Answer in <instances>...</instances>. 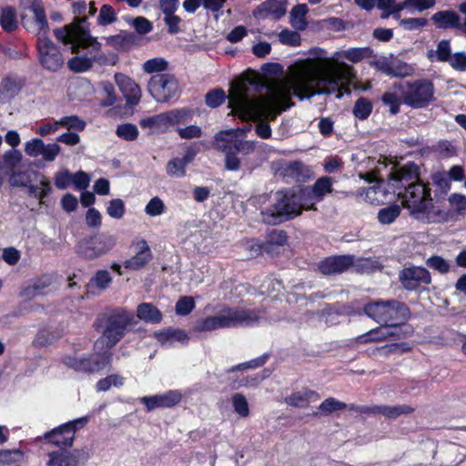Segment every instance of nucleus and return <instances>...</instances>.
<instances>
[{
    "mask_svg": "<svg viewBox=\"0 0 466 466\" xmlns=\"http://www.w3.org/2000/svg\"><path fill=\"white\" fill-rule=\"evenodd\" d=\"M406 332H402L400 329H394L390 326L382 324L380 327L371 329L365 335L360 337L363 342H376L381 341L389 338H395L400 339L405 338Z\"/></svg>",
    "mask_w": 466,
    "mask_h": 466,
    "instance_id": "24",
    "label": "nucleus"
},
{
    "mask_svg": "<svg viewBox=\"0 0 466 466\" xmlns=\"http://www.w3.org/2000/svg\"><path fill=\"white\" fill-rule=\"evenodd\" d=\"M86 422V417L76 419L47 432L45 438L48 439L52 444L57 447H71L76 429L83 427Z\"/></svg>",
    "mask_w": 466,
    "mask_h": 466,
    "instance_id": "14",
    "label": "nucleus"
},
{
    "mask_svg": "<svg viewBox=\"0 0 466 466\" xmlns=\"http://www.w3.org/2000/svg\"><path fill=\"white\" fill-rule=\"evenodd\" d=\"M268 87L258 75L251 73L236 79L228 94L231 114H238L244 120L257 121L256 133L262 138H269L271 128L265 120H274L282 111L292 106L281 90H272L267 96H254Z\"/></svg>",
    "mask_w": 466,
    "mask_h": 466,
    "instance_id": "1",
    "label": "nucleus"
},
{
    "mask_svg": "<svg viewBox=\"0 0 466 466\" xmlns=\"http://www.w3.org/2000/svg\"><path fill=\"white\" fill-rule=\"evenodd\" d=\"M388 177L391 188L404 189L398 194L402 196L405 207L416 219L428 223L447 220L448 214L433 207L431 189L425 184L417 181L416 165L408 164L401 167L391 165Z\"/></svg>",
    "mask_w": 466,
    "mask_h": 466,
    "instance_id": "3",
    "label": "nucleus"
},
{
    "mask_svg": "<svg viewBox=\"0 0 466 466\" xmlns=\"http://www.w3.org/2000/svg\"><path fill=\"white\" fill-rule=\"evenodd\" d=\"M414 69L411 66L400 60H393V76L398 77H405L411 76Z\"/></svg>",
    "mask_w": 466,
    "mask_h": 466,
    "instance_id": "61",
    "label": "nucleus"
},
{
    "mask_svg": "<svg viewBox=\"0 0 466 466\" xmlns=\"http://www.w3.org/2000/svg\"><path fill=\"white\" fill-rule=\"evenodd\" d=\"M124 378L118 374H112L104 379H101L96 383V389L98 391H106L112 386L120 387L124 384Z\"/></svg>",
    "mask_w": 466,
    "mask_h": 466,
    "instance_id": "42",
    "label": "nucleus"
},
{
    "mask_svg": "<svg viewBox=\"0 0 466 466\" xmlns=\"http://www.w3.org/2000/svg\"><path fill=\"white\" fill-rule=\"evenodd\" d=\"M100 86L102 88V91L106 95V98L103 100L102 106H111L115 105L117 101V96L116 94L113 84L109 81H102L100 83Z\"/></svg>",
    "mask_w": 466,
    "mask_h": 466,
    "instance_id": "46",
    "label": "nucleus"
},
{
    "mask_svg": "<svg viewBox=\"0 0 466 466\" xmlns=\"http://www.w3.org/2000/svg\"><path fill=\"white\" fill-rule=\"evenodd\" d=\"M0 24L6 32H12L17 27L16 14L12 7H6L1 11Z\"/></svg>",
    "mask_w": 466,
    "mask_h": 466,
    "instance_id": "39",
    "label": "nucleus"
},
{
    "mask_svg": "<svg viewBox=\"0 0 466 466\" xmlns=\"http://www.w3.org/2000/svg\"><path fill=\"white\" fill-rule=\"evenodd\" d=\"M177 132L182 139L198 138L202 136V129L196 125H189L186 127H177Z\"/></svg>",
    "mask_w": 466,
    "mask_h": 466,
    "instance_id": "54",
    "label": "nucleus"
},
{
    "mask_svg": "<svg viewBox=\"0 0 466 466\" xmlns=\"http://www.w3.org/2000/svg\"><path fill=\"white\" fill-rule=\"evenodd\" d=\"M116 238L113 235H96L81 240L76 247V251L85 258L94 259L110 251L116 245Z\"/></svg>",
    "mask_w": 466,
    "mask_h": 466,
    "instance_id": "11",
    "label": "nucleus"
},
{
    "mask_svg": "<svg viewBox=\"0 0 466 466\" xmlns=\"http://www.w3.org/2000/svg\"><path fill=\"white\" fill-rule=\"evenodd\" d=\"M135 246V255L127 259L124 263L126 268L129 270H139L143 268L151 259L152 252L145 239H139Z\"/></svg>",
    "mask_w": 466,
    "mask_h": 466,
    "instance_id": "21",
    "label": "nucleus"
},
{
    "mask_svg": "<svg viewBox=\"0 0 466 466\" xmlns=\"http://www.w3.org/2000/svg\"><path fill=\"white\" fill-rule=\"evenodd\" d=\"M116 132L119 137L126 140H134L138 135L137 127L132 124L120 125L117 127Z\"/></svg>",
    "mask_w": 466,
    "mask_h": 466,
    "instance_id": "56",
    "label": "nucleus"
},
{
    "mask_svg": "<svg viewBox=\"0 0 466 466\" xmlns=\"http://www.w3.org/2000/svg\"><path fill=\"white\" fill-rule=\"evenodd\" d=\"M368 48H350L343 52V57L352 63H358L368 55Z\"/></svg>",
    "mask_w": 466,
    "mask_h": 466,
    "instance_id": "63",
    "label": "nucleus"
},
{
    "mask_svg": "<svg viewBox=\"0 0 466 466\" xmlns=\"http://www.w3.org/2000/svg\"><path fill=\"white\" fill-rule=\"evenodd\" d=\"M73 175L68 170H63L56 173L55 177V185L59 189H66L72 183Z\"/></svg>",
    "mask_w": 466,
    "mask_h": 466,
    "instance_id": "64",
    "label": "nucleus"
},
{
    "mask_svg": "<svg viewBox=\"0 0 466 466\" xmlns=\"http://www.w3.org/2000/svg\"><path fill=\"white\" fill-rule=\"evenodd\" d=\"M287 242V234L284 230L273 229L263 245L251 246V250L258 255L262 251L270 252L273 246H283Z\"/></svg>",
    "mask_w": 466,
    "mask_h": 466,
    "instance_id": "26",
    "label": "nucleus"
},
{
    "mask_svg": "<svg viewBox=\"0 0 466 466\" xmlns=\"http://www.w3.org/2000/svg\"><path fill=\"white\" fill-rule=\"evenodd\" d=\"M80 49H87V54L71 58L67 63L70 70L85 72L90 69L94 63L100 66L107 63V57L101 52V44L90 34L82 33L81 42L77 44V51L75 53H79Z\"/></svg>",
    "mask_w": 466,
    "mask_h": 466,
    "instance_id": "9",
    "label": "nucleus"
},
{
    "mask_svg": "<svg viewBox=\"0 0 466 466\" xmlns=\"http://www.w3.org/2000/svg\"><path fill=\"white\" fill-rule=\"evenodd\" d=\"M354 264V256H331L319 264V271L324 275L340 274L348 270Z\"/></svg>",
    "mask_w": 466,
    "mask_h": 466,
    "instance_id": "20",
    "label": "nucleus"
},
{
    "mask_svg": "<svg viewBox=\"0 0 466 466\" xmlns=\"http://www.w3.org/2000/svg\"><path fill=\"white\" fill-rule=\"evenodd\" d=\"M114 78L127 101V105L129 106L137 105L142 95L140 86L132 78L122 73H116Z\"/></svg>",
    "mask_w": 466,
    "mask_h": 466,
    "instance_id": "19",
    "label": "nucleus"
},
{
    "mask_svg": "<svg viewBox=\"0 0 466 466\" xmlns=\"http://www.w3.org/2000/svg\"><path fill=\"white\" fill-rule=\"evenodd\" d=\"M145 212L148 216L157 217L165 212V204L161 198L155 197L149 200L145 208Z\"/></svg>",
    "mask_w": 466,
    "mask_h": 466,
    "instance_id": "50",
    "label": "nucleus"
},
{
    "mask_svg": "<svg viewBox=\"0 0 466 466\" xmlns=\"http://www.w3.org/2000/svg\"><path fill=\"white\" fill-rule=\"evenodd\" d=\"M147 89L157 102L166 103L177 96L178 82L173 75L157 74L150 78Z\"/></svg>",
    "mask_w": 466,
    "mask_h": 466,
    "instance_id": "10",
    "label": "nucleus"
},
{
    "mask_svg": "<svg viewBox=\"0 0 466 466\" xmlns=\"http://www.w3.org/2000/svg\"><path fill=\"white\" fill-rule=\"evenodd\" d=\"M261 219L268 225H279L299 216V206L296 193L290 191H278L270 206L264 208Z\"/></svg>",
    "mask_w": 466,
    "mask_h": 466,
    "instance_id": "7",
    "label": "nucleus"
},
{
    "mask_svg": "<svg viewBox=\"0 0 466 466\" xmlns=\"http://www.w3.org/2000/svg\"><path fill=\"white\" fill-rule=\"evenodd\" d=\"M376 410H378V414H381L389 419H396L401 414H410L414 410L411 407L408 405H378V408Z\"/></svg>",
    "mask_w": 466,
    "mask_h": 466,
    "instance_id": "37",
    "label": "nucleus"
},
{
    "mask_svg": "<svg viewBox=\"0 0 466 466\" xmlns=\"http://www.w3.org/2000/svg\"><path fill=\"white\" fill-rule=\"evenodd\" d=\"M23 84L19 79L6 76L0 82V106L11 103L19 94Z\"/></svg>",
    "mask_w": 466,
    "mask_h": 466,
    "instance_id": "25",
    "label": "nucleus"
},
{
    "mask_svg": "<svg viewBox=\"0 0 466 466\" xmlns=\"http://www.w3.org/2000/svg\"><path fill=\"white\" fill-rule=\"evenodd\" d=\"M400 281L408 290H415L421 284L431 282L430 272L422 267H410L403 268L400 273Z\"/></svg>",
    "mask_w": 466,
    "mask_h": 466,
    "instance_id": "18",
    "label": "nucleus"
},
{
    "mask_svg": "<svg viewBox=\"0 0 466 466\" xmlns=\"http://www.w3.org/2000/svg\"><path fill=\"white\" fill-rule=\"evenodd\" d=\"M296 197L299 206V215L303 209L306 210H316L315 204L319 202L311 194L310 187H305L300 189L298 193H296Z\"/></svg>",
    "mask_w": 466,
    "mask_h": 466,
    "instance_id": "36",
    "label": "nucleus"
},
{
    "mask_svg": "<svg viewBox=\"0 0 466 466\" xmlns=\"http://www.w3.org/2000/svg\"><path fill=\"white\" fill-rule=\"evenodd\" d=\"M195 308V302L192 297H181L176 304V312L178 315L186 316Z\"/></svg>",
    "mask_w": 466,
    "mask_h": 466,
    "instance_id": "53",
    "label": "nucleus"
},
{
    "mask_svg": "<svg viewBox=\"0 0 466 466\" xmlns=\"http://www.w3.org/2000/svg\"><path fill=\"white\" fill-rule=\"evenodd\" d=\"M45 143L40 138H34L25 145V152L32 157H36L42 155L44 149Z\"/></svg>",
    "mask_w": 466,
    "mask_h": 466,
    "instance_id": "55",
    "label": "nucleus"
},
{
    "mask_svg": "<svg viewBox=\"0 0 466 466\" xmlns=\"http://www.w3.org/2000/svg\"><path fill=\"white\" fill-rule=\"evenodd\" d=\"M52 279L50 277L44 276L34 280L33 283L29 284L25 287L22 292L21 296L27 299H33L37 296H42L46 294V289L50 286Z\"/></svg>",
    "mask_w": 466,
    "mask_h": 466,
    "instance_id": "27",
    "label": "nucleus"
},
{
    "mask_svg": "<svg viewBox=\"0 0 466 466\" xmlns=\"http://www.w3.org/2000/svg\"><path fill=\"white\" fill-rule=\"evenodd\" d=\"M309 11V8L307 6V5L305 4H300V5H296L290 11V15H289V22H290V25L293 28H295L296 30H299V31H302V30H305L307 25H308V22L306 20V15Z\"/></svg>",
    "mask_w": 466,
    "mask_h": 466,
    "instance_id": "31",
    "label": "nucleus"
},
{
    "mask_svg": "<svg viewBox=\"0 0 466 466\" xmlns=\"http://www.w3.org/2000/svg\"><path fill=\"white\" fill-rule=\"evenodd\" d=\"M167 173L173 177H182L186 175V165L181 158L175 157L167 164Z\"/></svg>",
    "mask_w": 466,
    "mask_h": 466,
    "instance_id": "43",
    "label": "nucleus"
},
{
    "mask_svg": "<svg viewBox=\"0 0 466 466\" xmlns=\"http://www.w3.org/2000/svg\"><path fill=\"white\" fill-rule=\"evenodd\" d=\"M30 8L35 15V22L38 34L42 35V36H46L48 30V24L41 0H33L31 2Z\"/></svg>",
    "mask_w": 466,
    "mask_h": 466,
    "instance_id": "33",
    "label": "nucleus"
},
{
    "mask_svg": "<svg viewBox=\"0 0 466 466\" xmlns=\"http://www.w3.org/2000/svg\"><path fill=\"white\" fill-rule=\"evenodd\" d=\"M86 24V17H76L70 25L55 29L54 35L65 44L71 43V50L76 52L77 51V44L81 42L82 33L90 34Z\"/></svg>",
    "mask_w": 466,
    "mask_h": 466,
    "instance_id": "16",
    "label": "nucleus"
},
{
    "mask_svg": "<svg viewBox=\"0 0 466 466\" xmlns=\"http://www.w3.org/2000/svg\"><path fill=\"white\" fill-rule=\"evenodd\" d=\"M333 178L329 177H321L316 180L311 188L313 198L319 202L324 198L326 194L332 192Z\"/></svg>",
    "mask_w": 466,
    "mask_h": 466,
    "instance_id": "35",
    "label": "nucleus"
},
{
    "mask_svg": "<svg viewBox=\"0 0 466 466\" xmlns=\"http://www.w3.org/2000/svg\"><path fill=\"white\" fill-rule=\"evenodd\" d=\"M400 25L406 30H416L428 25V20L424 17H410L401 19Z\"/></svg>",
    "mask_w": 466,
    "mask_h": 466,
    "instance_id": "59",
    "label": "nucleus"
},
{
    "mask_svg": "<svg viewBox=\"0 0 466 466\" xmlns=\"http://www.w3.org/2000/svg\"><path fill=\"white\" fill-rule=\"evenodd\" d=\"M258 319L259 314L255 309L228 308L215 316L198 320L195 325V330L202 332L239 325H250L257 322Z\"/></svg>",
    "mask_w": 466,
    "mask_h": 466,
    "instance_id": "5",
    "label": "nucleus"
},
{
    "mask_svg": "<svg viewBox=\"0 0 466 466\" xmlns=\"http://www.w3.org/2000/svg\"><path fill=\"white\" fill-rule=\"evenodd\" d=\"M226 93L221 88H215L206 94V104L211 108H216L226 100Z\"/></svg>",
    "mask_w": 466,
    "mask_h": 466,
    "instance_id": "44",
    "label": "nucleus"
},
{
    "mask_svg": "<svg viewBox=\"0 0 466 466\" xmlns=\"http://www.w3.org/2000/svg\"><path fill=\"white\" fill-rule=\"evenodd\" d=\"M181 400V394L177 390H169L164 394H158L141 398L147 410H153L156 408H170L177 404Z\"/></svg>",
    "mask_w": 466,
    "mask_h": 466,
    "instance_id": "22",
    "label": "nucleus"
},
{
    "mask_svg": "<svg viewBox=\"0 0 466 466\" xmlns=\"http://www.w3.org/2000/svg\"><path fill=\"white\" fill-rule=\"evenodd\" d=\"M28 189L32 196L38 198L42 202L43 198L51 192L52 187L47 180H43L39 185H30Z\"/></svg>",
    "mask_w": 466,
    "mask_h": 466,
    "instance_id": "52",
    "label": "nucleus"
},
{
    "mask_svg": "<svg viewBox=\"0 0 466 466\" xmlns=\"http://www.w3.org/2000/svg\"><path fill=\"white\" fill-rule=\"evenodd\" d=\"M232 403L235 411L241 417H247L249 414L248 401L244 395L236 393L232 397Z\"/></svg>",
    "mask_w": 466,
    "mask_h": 466,
    "instance_id": "51",
    "label": "nucleus"
},
{
    "mask_svg": "<svg viewBox=\"0 0 466 466\" xmlns=\"http://www.w3.org/2000/svg\"><path fill=\"white\" fill-rule=\"evenodd\" d=\"M23 451L19 449L4 450L0 451V464H12L23 459Z\"/></svg>",
    "mask_w": 466,
    "mask_h": 466,
    "instance_id": "48",
    "label": "nucleus"
},
{
    "mask_svg": "<svg viewBox=\"0 0 466 466\" xmlns=\"http://www.w3.org/2000/svg\"><path fill=\"white\" fill-rule=\"evenodd\" d=\"M458 8L464 15L463 22H461V16L453 10L439 11L431 16V20L438 28L457 29L466 35V1L460 4Z\"/></svg>",
    "mask_w": 466,
    "mask_h": 466,
    "instance_id": "17",
    "label": "nucleus"
},
{
    "mask_svg": "<svg viewBox=\"0 0 466 466\" xmlns=\"http://www.w3.org/2000/svg\"><path fill=\"white\" fill-rule=\"evenodd\" d=\"M371 111V103L364 97L359 98L353 106V115L360 120L368 118Z\"/></svg>",
    "mask_w": 466,
    "mask_h": 466,
    "instance_id": "41",
    "label": "nucleus"
},
{
    "mask_svg": "<svg viewBox=\"0 0 466 466\" xmlns=\"http://www.w3.org/2000/svg\"><path fill=\"white\" fill-rule=\"evenodd\" d=\"M355 77L354 68L344 62L327 57L308 59L294 77L290 89L300 99L333 93L339 99L343 92L350 93L349 85Z\"/></svg>",
    "mask_w": 466,
    "mask_h": 466,
    "instance_id": "2",
    "label": "nucleus"
},
{
    "mask_svg": "<svg viewBox=\"0 0 466 466\" xmlns=\"http://www.w3.org/2000/svg\"><path fill=\"white\" fill-rule=\"evenodd\" d=\"M136 324L134 314L123 308L112 309L109 312L100 314L94 327L102 332L95 344L94 350L97 354H106L103 360H92L90 359L70 360L69 365L76 370L86 372L99 371L111 362V353L106 350L117 344L129 330L130 327Z\"/></svg>",
    "mask_w": 466,
    "mask_h": 466,
    "instance_id": "4",
    "label": "nucleus"
},
{
    "mask_svg": "<svg viewBox=\"0 0 466 466\" xmlns=\"http://www.w3.org/2000/svg\"><path fill=\"white\" fill-rule=\"evenodd\" d=\"M48 457L46 466H80L86 464L90 454L86 449L59 450L49 452Z\"/></svg>",
    "mask_w": 466,
    "mask_h": 466,
    "instance_id": "15",
    "label": "nucleus"
},
{
    "mask_svg": "<svg viewBox=\"0 0 466 466\" xmlns=\"http://www.w3.org/2000/svg\"><path fill=\"white\" fill-rule=\"evenodd\" d=\"M170 126L185 125L192 121L193 111L188 108H178L168 111Z\"/></svg>",
    "mask_w": 466,
    "mask_h": 466,
    "instance_id": "38",
    "label": "nucleus"
},
{
    "mask_svg": "<svg viewBox=\"0 0 466 466\" xmlns=\"http://www.w3.org/2000/svg\"><path fill=\"white\" fill-rule=\"evenodd\" d=\"M391 165H394V164L393 163L387 164L385 161H381V162L380 161V162H378V165L375 167L373 171L367 172L365 174H360V177L369 183H371V182L380 183L381 181H383L384 177H387V178L389 179L388 174H389Z\"/></svg>",
    "mask_w": 466,
    "mask_h": 466,
    "instance_id": "34",
    "label": "nucleus"
},
{
    "mask_svg": "<svg viewBox=\"0 0 466 466\" xmlns=\"http://www.w3.org/2000/svg\"><path fill=\"white\" fill-rule=\"evenodd\" d=\"M116 19V13L112 6L108 5H103L97 17L98 24L101 25H106L115 22Z\"/></svg>",
    "mask_w": 466,
    "mask_h": 466,
    "instance_id": "57",
    "label": "nucleus"
},
{
    "mask_svg": "<svg viewBox=\"0 0 466 466\" xmlns=\"http://www.w3.org/2000/svg\"><path fill=\"white\" fill-rule=\"evenodd\" d=\"M107 214L114 218H121L125 214V204L122 199L116 198L109 202Z\"/></svg>",
    "mask_w": 466,
    "mask_h": 466,
    "instance_id": "58",
    "label": "nucleus"
},
{
    "mask_svg": "<svg viewBox=\"0 0 466 466\" xmlns=\"http://www.w3.org/2000/svg\"><path fill=\"white\" fill-rule=\"evenodd\" d=\"M400 214V208L398 205H391L383 208L378 212V220L380 224H391Z\"/></svg>",
    "mask_w": 466,
    "mask_h": 466,
    "instance_id": "40",
    "label": "nucleus"
},
{
    "mask_svg": "<svg viewBox=\"0 0 466 466\" xmlns=\"http://www.w3.org/2000/svg\"><path fill=\"white\" fill-rule=\"evenodd\" d=\"M364 312L378 323L390 326L394 329H400L399 327L410 317V309L401 301L378 300L367 304Z\"/></svg>",
    "mask_w": 466,
    "mask_h": 466,
    "instance_id": "6",
    "label": "nucleus"
},
{
    "mask_svg": "<svg viewBox=\"0 0 466 466\" xmlns=\"http://www.w3.org/2000/svg\"><path fill=\"white\" fill-rule=\"evenodd\" d=\"M381 100L384 105L390 106V112L393 115L397 114L400 111V97L391 92H386Z\"/></svg>",
    "mask_w": 466,
    "mask_h": 466,
    "instance_id": "60",
    "label": "nucleus"
},
{
    "mask_svg": "<svg viewBox=\"0 0 466 466\" xmlns=\"http://www.w3.org/2000/svg\"><path fill=\"white\" fill-rule=\"evenodd\" d=\"M308 172V168L299 161L289 162L282 167L283 176L298 182L304 181L309 177Z\"/></svg>",
    "mask_w": 466,
    "mask_h": 466,
    "instance_id": "30",
    "label": "nucleus"
},
{
    "mask_svg": "<svg viewBox=\"0 0 466 466\" xmlns=\"http://www.w3.org/2000/svg\"><path fill=\"white\" fill-rule=\"evenodd\" d=\"M216 147L225 154V168L238 171L241 167L238 154L248 155L255 150V142L238 139L232 131H220L215 136Z\"/></svg>",
    "mask_w": 466,
    "mask_h": 466,
    "instance_id": "8",
    "label": "nucleus"
},
{
    "mask_svg": "<svg viewBox=\"0 0 466 466\" xmlns=\"http://www.w3.org/2000/svg\"><path fill=\"white\" fill-rule=\"evenodd\" d=\"M254 16L266 18L270 15L278 20L286 14V0H266L254 11Z\"/></svg>",
    "mask_w": 466,
    "mask_h": 466,
    "instance_id": "23",
    "label": "nucleus"
},
{
    "mask_svg": "<svg viewBox=\"0 0 466 466\" xmlns=\"http://www.w3.org/2000/svg\"><path fill=\"white\" fill-rule=\"evenodd\" d=\"M426 265L441 274H446L451 268V264L440 256H432L426 260Z\"/></svg>",
    "mask_w": 466,
    "mask_h": 466,
    "instance_id": "45",
    "label": "nucleus"
},
{
    "mask_svg": "<svg viewBox=\"0 0 466 466\" xmlns=\"http://www.w3.org/2000/svg\"><path fill=\"white\" fill-rule=\"evenodd\" d=\"M346 407V403L339 401L335 398L329 397L321 402L318 408V410L314 411L312 415L316 418L327 417L332 414L334 411L344 410Z\"/></svg>",
    "mask_w": 466,
    "mask_h": 466,
    "instance_id": "32",
    "label": "nucleus"
},
{
    "mask_svg": "<svg viewBox=\"0 0 466 466\" xmlns=\"http://www.w3.org/2000/svg\"><path fill=\"white\" fill-rule=\"evenodd\" d=\"M111 282L112 279L107 270H99L95 277L91 279V283L101 289H106Z\"/></svg>",
    "mask_w": 466,
    "mask_h": 466,
    "instance_id": "62",
    "label": "nucleus"
},
{
    "mask_svg": "<svg viewBox=\"0 0 466 466\" xmlns=\"http://www.w3.org/2000/svg\"><path fill=\"white\" fill-rule=\"evenodd\" d=\"M433 90V85L429 80L408 83V89L403 93V102L414 108L424 107L432 100Z\"/></svg>",
    "mask_w": 466,
    "mask_h": 466,
    "instance_id": "12",
    "label": "nucleus"
},
{
    "mask_svg": "<svg viewBox=\"0 0 466 466\" xmlns=\"http://www.w3.org/2000/svg\"><path fill=\"white\" fill-rule=\"evenodd\" d=\"M39 62L48 71L59 70L65 61L59 48L47 37L39 36L37 40Z\"/></svg>",
    "mask_w": 466,
    "mask_h": 466,
    "instance_id": "13",
    "label": "nucleus"
},
{
    "mask_svg": "<svg viewBox=\"0 0 466 466\" xmlns=\"http://www.w3.org/2000/svg\"><path fill=\"white\" fill-rule=\"evenodd\" d=\"M279 42L283 45L290 46H298L300 45V35L296 31L284 29L279 34Z\"/></svg>",
    "mask_w": 466,
    "mask_h": 466,
    "instance_id": "47",
    "label": "nucleus"
},
{
    "mask_svg": "<svg viewBox=\"0 0 466 466\" xmlns=\"http://www.w3.org/2000/svg\"><path fill=\"white\" fill-rule=\"evenodd\" d=\"M167 68V62L160 57L149 59L143 65V70L148 74L162 72Z\"/></svg>",
    "mask_w": 466,
    "mask_h": 466,
    "instance_id": "49",
    "label": "nucleus"
},
{
    "mask_svg": "<svg viewBox=\"0 0 466 466\" xmlns=\"http://www.w3.org/2000/svg\"><path fill=\"white\" fill-rule=\"evenodd\" d=\"M319 395L318 392L304 389L299 391L293 392L289 396L285 398V402L292 407L296 408H307L311 399L318 400Z\"/></svg>",
    "mask_w": 466,
    "mask_h": 466,
    "instance_id": "28",
    "label": "nucleus"
},
{
    "mask_svg": "<svg viewBox=\"0 0 466 466\" xmlns=\"http://www.w3.org/2000/svg\"><path fill=\"white\" fill-rule=\"evenodd\" d=\"M137 316L139 319L148 323H159L162 320V313L153 304L144 302L137 306Z\"/></svg>",
    "mask_w": 466,
    "mask_h": 466,
    "instance_id": "29",
    "label": "nucleus"
}]
</instances>
